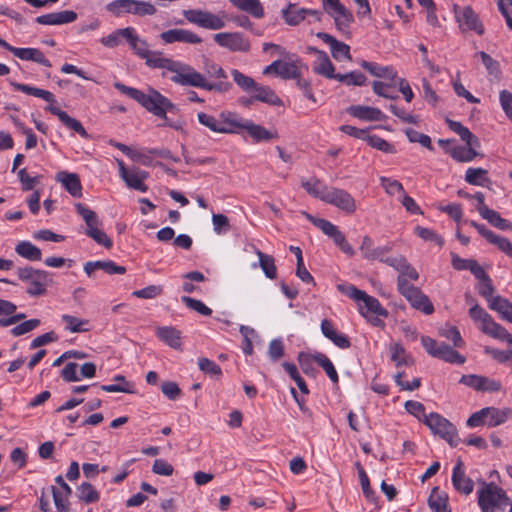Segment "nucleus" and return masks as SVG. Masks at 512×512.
Here are the masks:
<instances>
[{
  "instance_id": "obj_1",
  "label": "nucleus",
  "mask_w": 512,
  "mask_h": 512,
  "mask_svg": "<svg viewBox=\"0 0 512 512\" xmlns=\"http://www.w3.org/2000/svg\"><path fill=\"white\" fill-rule=\"evenodd\" d=\"M144 59L151 68H162L172 72L173 75L170 80L181 86H190L220 93H225L232 87L230 82H209L202 73L198 72L191 65L164 58L160 52L150 51Z\"/></svg>"
},
{
  "instance_id": "obj_2",
  "label": "nucleus",
  "mask_w": 512,
  "mask_h": 512,
  "mask_svg": "<svg viewBox=\"0 0 512 512\" xmlns=\"http://www.w3.org/2000/svg\"><path fill=\"white\" fill-rule=\"evenodd\" d=\"M114 87L121 93L138 102L141 106H143L147 111L156 117L164 119V124H161L160 126H169L175 130L182 129L181 122L169 121L167 117L168 112L177 110L176 105L172 103L167 97L162 95L159 91L151 88L149 89V93L146 94L136 88L126 86L121 82H115Z\"/></svg>"
},
{
  "instance_id": "obj_3",
  "label": "nucleus",
  "mask_w": 512,
  "mask_h": 512,
  "mask_svg": "<svg viewBox=\"0 0 512 512\" xmlns=\"http://www.w3.org/2000/svg\"><path fill=\"white\" fill-rule=\"evenodd\" d=\"M480 485L477 495L478 505L482 512H496L510 504V498L502 487L494 482L486 481H481Z\"/></svg>"
},
{
  "instance_id": "obj_4",
  "label": "nucleus",
  "mask_w": 512,
  "mask_h": 512,
  "mask_svg": "<svg viewBox=\"0 0 512 512\" xmlns=\"http://www.w3.org/2000/svg\"><path fill=\"white\" fill-rule=\"evenodd\" d=\"M469 316L474 322L479 323V329L486 335L500 341H506L512 345V335L505 327L496 323L489 313L480 305L475 304L469 309ZM512 354V349L510 350Z\"/></svg>"
},
{
  "instance_id": "obj_5",
  "label": "nucleus",
  "mask_w": 512,
  "mask_h": 512,
  "mask_svg": "<svg viewBox=\"0 0 512 512\" xmlns=\"http://www.w3.org/2000/svg\"><path fill=\"white\" fill-rule=\"evenodd\" d=\"M337 288L349 298L362 302V304H359V311L362 316L368 317L369 313L382 317L388 316V311L381 306L378 299L368 295L365 291L358 289L354 285L339 284Z\"/></svg>"
},
{
  "instance_id": "obj_6",
  "label": "nucleus",
  "mask_w": 512,
  "mask_h": 512,
  "mask_svg": "<svg viewBox=\"0 0 512 512\" xmlns=\"http://www.w3.org/2000/svg\"><path fill=\"white\" fill-rule=\"evenodd\" d=\"M16 273L21 281L29 282L26 292L30 296L44 295L47 292V287L52 283L49 272L34 269L31 266L19 267Z\"/></svg>"
},
{
  "instance_id": "obj_7",
  "label": "nucleus",
  "mask_w": 512,
  "mask_h": 512,
  "mask_svg": "<svg viewBox=\"0 0 512 512\" xmlns=\"http://www.w3.org/2000/svg\"><path fill=\"white\" fill-rule=\"evenodd\" d=\"M77 213L83 218L86 224L85 234L93 239L97 244L104 246L107 249L112 247V240L108 235L100 228L102 222L99 220L97 214L86 207L82 203L75 204Z\"/></svg>"
},
{
  "instance_id": "obj_8",
  "label": "nucleus",
  "mask_w": 512,
  "mask_h": 512,
  "mask_svg": "<svg viewBox=\"0 0 512 512\" xmlns=\"http://www.w3.org/2000/svg\"><path fill=\"white\" fill-rule=\"evenodd\" d=\"M198 121L213 132L222 134L236 133L239 127V120L231 112H222L218 118L205 112H199Z\"/></svg>"
},
{
  "instance_id": "obj_9",
  "label": "nucleus",
  "mask_w": 512,
  "mask_h": 512,
  "mask_svg": "<svg viewBox=\"0 0 512 512\" xmlns=\"http://www.w3.org/2000/svg\"><path fill=\"white\" fill-rule=\"evenodd\" d=\"M183 16L188 22L210 30L224 28L228 19V15L224 11L214 14L200 9L184 10Z\"/></svg>"
},
{
  "instance_id": "obj_10",
  "label": "nucleus",
  "mask_w": 512,
  "mask_h": 512,
  "mask_svg": "<svg viewBox=\"0 0 512 512\" xmlns=\"http://www.w3.org/2000/svg\"><path fill=\"white\" fill-rule=\"evenodd\" d=\"M495 288L491 279L489 281L480 282L478 293L484 297L489 305V308L498 312L501 317L512 323V302L499 295L494 296Z\"/></svg>"
},
{
  "instance_id": "obj_11",
  "label": "nucleus",
  "mask_w": 512,
  "mask_h": 512,
  "mask_svg": "<svg viewBox=\"0 0 512 512\" xmlns=\"http://www.w3.org/2000/svg\"><path fill=\"white\" fill-rule=\"evenodd\" d=\"M397 289L413 308L422 311L426 315L434 312L433 304L429 298L418 287L410 284L408 280L401 277L397 281Z\"/></svg>"
},
{
  "instance_id": "obj_12",
  "label": "nucleus",
  "mask_w": 512,
  "mask_h": 512,
  "mask_svg": "<svg viewBox=\"0 0 512 512\" xmlns=\"http://www.w3.org/2000/svg\"><path fill=\"white\" fill-rule=\"evenodd\" d=\"M302 214L309 220L314 226L319 228L325 235L330 237L336 246H338L342 252L349 256H353L355 251L352 246L347 242L345 235L339 230V228L331 223L330 221L317 218L305 211Z\"/></svg>"
},
{
  "instance_id": "obj_13",
  "label": "nucleus",
  "mask_w": 512,
  "mask_h": 512,
  "mask_svg": "<svg viewBox=\"0 0 512 512\" xmlns=\"http://www.w3.org/2000/svg\"><path fill=\"white\" fill-rule=\"evenodd\" d=\"M424 424H426L434 434L439 435L442 439L447 441L451 447L458 445L459 438L456 427L440 414L430 413L428 416H425Z\"/></svg>"
},
{
  "instance_id": "obj_14",
  "label": "nucleus",
  "mask_w": 512,
  "mask_h": 512,
  "mask_svg": "<svg viewBox=\"0 0 512 512\" xmlns=\"http://www.w3.org/2000/svg\"><path fill=\"white\" fill-rule=\"evenodd\" d=\"M453 12L461 32L465 33L473 31L479 36H482L485 33V28L479 15L471 6L467 5L460 7L459 5L454 4Z\"/></svg>"
},
{
  "instance_id": "obj_15",
  "label": "nucleus",
  "mask_w": 512,
  "mask_h": 512,
  "mask_svg": "<svg viewBox=\"0 0 512 512\" xmlns=\"http://www.w3.org/2000/svg\"><path fill=\"white\" fill-rule=\"evenodd\" d=\"M214 41L231 52L247 53L251 43L241 32H221L214 35Z\"/></svg>"
},
{
  "instance_id": "obj_16",
  "label": "nucleus",
  "mask_w": 512,
  "mask_h": 512,
  "mask_svg": "<svg viewBox=\"0 0 512 512\" xmlns=\"http://www.w3.org/2000/svg\"><path fill=\"white\" fill-rule=\"evenodd\" d=\"M11 85L17 91H21L25 94L32 95L49 102L50 105L46 107V110L49 111L51 114L56 115L60 121H62L63 118L68 114L67 112L53 105V103L55 102V98L50 91L16 82H11Z\"/></svg>"
},
{
  "instance_id": "obj_17",
  "label": "nucleus",
  "mask_w": 512,
  "mask_h": 512,
  "mask_svg": "<svg viewBox=\"0 0 512 512\" xmlns=\"http://www.w3.org/2000/svg\"><path fill=\"white\" fill-rule=\"evenodd\" d=\"M324 202L345 211L347 214H353L357 209L354 197L340 188L331 187Z\"/></svg>"
},
{
  "instance_id": "obj_18",
  "label": "nucleus",
  "mask_w": 512,
  "mask_h": 512,
  "mask_svg": "<svg viewBox=\"0 0 512 512\" xmlns=\"http://www.w3.org/2000/svg\"><path fill=\"white\" fill-rule=\"evenodd\" d=\"M119 166L120 177L124 180L129 188L146 192L148 190L147 185L144 184V180L148 178L149 173L140 169L128 170L122 160H117Z\"/></svg>"
},
{
  "instance_id": "obj_19",
  "label": "nucleus",
  "mask_w": 512,
  "mask_h": 512,
  "mask_svg": "<svg viewBox=\"0 0 512 512\" xmlns=\"http://www.w3.org/2000/svg\"><path fill=\"white\" fill-rule=\"evenodd\" d=\"M0 46L10 51L14 54V56L18 57L21 60L34 61L46 67L52 66L50 60H48L45 57L44 53L37 48H17L10 45L2 38H0Z\"/></svg>"
},
{
  "instance_id": "obj_20",
  "label": "nucleus",
  "mask_w": 512,
  "mask_h": 512,
  "mask_svg": "<svg viewBox=\"0 0 512 512\" xmlns=\"http://www.w3.org/2000/svg\"><path fill=\"white\" fill-rule=\"evenodd\" d=\"M160 38L166 44H172V43H176V42L187 43V44L202 43V38L198 34L192 32L190 30L181 29V28H175V29H170V30L164 31L160 34Z\"/></svg>"
},
{
  "instance_id": "obj_21",
  "label": "nucleus",
  "mask_w": 512,
  "mask_h": 512,
  "mask_svg": "<svg viewBox=\"0 0 512 512\" xmlns=\"http://www.w3.org/2000/svg\"><path fill=\"white\" fill-rule=\"evenodd\" d=\"M452 484L456 491L461 494L469 495L473 492L474 482L465 475L462 460H458L452 472Z\"/></svg>"
},
{
  "instance_id": "obj_22",
  "label": "nucleus",
  "mask_w": 512,
  "mask_h": 512,
  "mask_svg": "<svg viewBox=\"0 0 512 512\" xmlns=\"http://www.w3.org/2000/svg\"><path fill=\"white\" fill-rule=\"evenodd\" d=\"M78 15L72 10H63L38 16L35 21L41 25H64L76 21Z\"/></svg>"
},
{
  "instance_id": "obj_23",
  "label": "nucleus",
  "mask_w": 512,
  "mask_h": 512,
  "mask_svg": "<svg viewBox=\"0 0 512 512\" xmlns=\"http://www.w3.org/2000/svg\"><path fill=\"white\" fill-rule=\"evenodd\" d=\"M316 36L330 46L331 55L335 60H351L350 47L347 44L336 40L332 35L325 32H318Z\"/></svg>"
},
{
  "instance_id": "obj_24",
  "label": "nucleus",
  "mask_w": 512,
  "mask_h": 512,
  "mask_svg": "<svg viewBox=\"0 0 512 512\" xmlns=\"http://www.w3.org/2000/svg\"><path fill=\"white\" fill-rule=\"evenodd\" d=\"M302 67L308 69L298 57L289 58L287 61L280 60L278 66L277 76L282 79H294L296 80L302 75Z\"/></svg>"
},
{
  "instance_id": "obj_25",
  "label": "nucleus",
  "mask_w": 512,
  "mask_h": 512,
  "mask_svg": "<svg viewBox=\"0 0 512 512\" xmlns=\"http://www.w3.org/2000/svg\"><path fill=\"white\" fill-rule=\"evenodd\" d=\"M239 127L238 129H245L248 134L257 142L269 141L277 137L276 133L267 130L265 127L255 124L250 120H243L238 118Z\"/></svg>"
},
{
  "instance_id": "obj_26",
  "label": "nucleus",
  "mask_w": 512,
  "mask_h": 512,
  "mask_svg": "<svg viewBox=\"0 0 512 512\" xmlns=\"http://www.w3.org/2000/svg\"><path fill=\"white\" fill-rule=\"evenodd\" d=\"M56 180L60 182L66 191L73 197L82 196V185L79 176L76 173L61 171L57 173Z\"/></svg>"
},
{
  "instance_id": "obj_27",
  "label": "nucleus",
  "mask_w": 512,
  "mask_h": 512,
  "mask_svg": "<svg viewBox=\"0 0 512 512\" xmlns=\"http://www.w3.org/2000/svg\"><path fill=\"white\" fill-rule=\"evenodd\" d=\"M348 111L352 116L366 121H384L387 118L380 109L369 106H351Z\"/></svg>"
},
{
  "instance_id": "obj_28",
  "label": "nucleus",
  "mask_w": 512,
  "mask_h": 512,
  "mask_svg": "<svg viewBox=\"0 0 512 512\" xmlns=\"http://www.w3.org/2000/svg\"><path fill=\"white\" fill-rule=\"evenodd\" d=\"M512 415V409L496 407H485L484 417L486 418V425L488 427H496L504 424Z\"/></svg>"
},
{
  "instance_id": "obj_29",
  "label": "nucleus",
  "mask_w": 512,
  "mask_h": 512,
  "mask_svg": "<svg viewBox=\"0 0 512 512\" xmlns=\"http://www.w3.org/2000/svg\"><path fill=\"white\" fill-rule=\"evenodd\" d=\"M307 8L297 9L295 3H289L281 10L284 22L289 26H297L306 19Z\"/></svg>"
},
{
  "instance_id": "obj_30",
  "label": "nucleus",
  "mask_w": 512,
  "mask_h": 512,
  "mask_svg": "<svg viewBox=\"0 0 512 512\" xmlns=\"http://www.w3.org/2000/svg\"><path fill=\"white\" fill-rule=\"evenodd\" d=\"M230 3L237 9L250 14L256 19H261L265 16L264 7L260 0H229Z\"/></svg>"
},
{
  "instance_id": "obj_31",
  "label": "nucleus",
  "mask_w": 512,
  "mask_h": 512,
  "mask_svg": "<svg viewBox=\"0 0 512 512\" xmlns=\"http://www.w3.org/2000/svg\"><path fill=\"white\" fill-rule=\"evenodd\" d=\"M252 92H254V98H256V101H260L271 106L283 105L282 100L269 86H264L257 83Z\"/></svg>"
},
{
  "instance_id": "obj_32",
  "label": "nucleus",
  "mask_w": 512,
  "mask_h": 512,
  "mask_svg": "<svg viewBox=\"0 0 512 512\" xmlns=\"http://www.w3.org/2000/svg\"><path fill=\"white\" fill-rule=\"evenodd\" d=\"M314 73L328 79H336L335 66L330 61L326 52H319V57L313 65Z\"/></svg>"
},
{
  "instance_id": "obj_33",
  "label": "nucleus",
  "mask_w": 512,
  "mask_h": 512,
  "mask_svg": "<svg viewBox=\"0 0 512 512\" xmlns=\"http://www.w3.org/2000/svg\"><path fill=\"white\" fill-rule=\"evenodd\" d=\"M301 185L308 194L322 201H325V197L330 190L327 185H325L320 179L316 177L302 180Z\"/></svg>"
},
{
  "instance_id": "obj_34",
  "label": "nucleus",
  "mask_w": 512,
  "mask_h": 512,
  "mask_svg": "<svg viewBox=\"0 0 512 512\" xmlns=\"http://www.w3.org/2000/svg\"><path fill=\"white\" fill-rule=\"evenodd\" d=\"M464 179L468 184L474 186L488 187L489 185L492 184L491 180L488 177V170L481 167L468 168L465 172Z\"/></svg>"
},
{
  "instance_id": "obj_35",
  "label": "nucleus",
  "mask_w": 512,
  "mask_h": 512,
  "mask_svg": "<svg viewBox=\"0 0 512 512\" xmlns=\"http://www.w3.org/2000/svg\"><path fill=\"white\" fill-rule=\"evenodd\" d=\"M391 360L397 368L402 366H412L414 358L406 352L405 348L400 343H394L389 348Z\"/></svg>"
},
{
  "instance_id": "obj_36",
  "label": "nucleus",
  "mask_w": 512,
  "mask_h": 512,
  "mask_svg": "<svg viewBox=\"0 0 512 512\" xmlns=\"http://www.w3.org/2000/svg\"><path fill=\"white\" fill-rule=\"evenodd\" d=\"M428 505L434 512H451L448 509V496L444 492H440L438 487H434L428 498Z\"/></svg>"
},
{
  "instance_id": "obj_37",
  "label": "nucleus",
  "mask_w": 512,
  "mask_h": 512,
  "mask_svg": "<svg viewBox=\"0 0 512 512\" xmlns=\"http://www.w3.org/2000/svg\"><path fill=\"white\" fill-rule=\"evenodd\" d=\"M481 217L485 220H487L492 226H494L497 229L503 230V231H511L512 230V224L507 219H504L501 217V215L490 208H484L483 212L481 211Z\"/></svg>"
},
{
  "instance_id": "obj_38",
  "label": "nucleus",
  "mask_w": 512,
  "mask_h": 512,
  "mask_svg": "<svg viewBox=\"0 0 512 512\" xmlns=\"http://www.w3.org/2000/svg\"><path fill=\"white\" fill-rule=\"evenodd\" d=\"M15 251L19 256L29 261H40L42 259L41 250L29 241L19 242L15 247Z\"/></svg>"
},
{
  "instance_id": "obj_39",
  "label": "nucleus",
  "mask_w": 512,
  "mask_h": 512,
  "mask_svg": "<svg viewBox=\"0 0 512 512\" xmlns=\"http://www.w3.org/2000/svg\"><path fill=\"white\" fill-rule=\"evenodd\" d=\"M334 13L330 16L334 19L335 26L339 31H346L354 22L353 14L343 4Z\"/></svg>"
},
{
  "instance_id": "obj_40",
  "label": "nucleus",
  "mask_w": 512,
  "mask_h": 512,
  "mask_svg": "<svg viewBox=\"0 0 512 512\" xmlns=\"http://www.w3.org/2000/svg\"><path fill=\"white\" fill-rule=\"evenodd\" d=\"M361 67L367 70L370 74L379 78H387L393 80L396 77V72L391 66H379L374 62L363 60Z\"/></svg>"
},
{
  "instance_id": "obj_41",
  "label": "nucleus",
  "mask_w": 512,
  "mask_h": 512,
  "mask_svg": "<svg viewBox=\"0 0 512 512\" xmlns=\"http://www.w3.org/2000/svg\"><path fill=\"white\" fill-rule=\"evenodd\" d=\"M450 156L457 162L466 163L473 161L480 153L475 149H468L466 146H455L447 150Z\"/></svg>"
},
{
  "instance_id": "obj_42",
  "label": "nucleus",
  "mask_w": 512,
  "mask_h": 512,
  "mask_svg": "<svg viewBox=\"0 0 512 512\" xmlns=\"http://www.w3.org/2000/svg\"><path fill=\"white\" fill-rule=\"evenodd\" d=\"M157 336L163 342L172 348H178L181 345L180 331L173 327H160L157 329Z\"/></svg>"
},
{
  "instance_id": "obj_43",
  "label": "nucleus",
  "mask_w": 512,
  "mask_h": 512,
  "mask_svg": "<svg viewBox=\"0 0 512 512\" xmlns=\"http://www.w3.org/2000/svg\"><path fill=\"white\" fill-rule=\"evenodd\" d=\"M435 358L456 364H463L465 362L464 356L445 343H440L439 350Z\"/></svg>"
},
{
  "instance_id": "obj_44",
  "label": "nucleus",
  "mask_w": 512,
  "mask_h": 512,
  "mask_svg": "<svg viewBox=\"0 0 512 512\" xmlns=\"http://www.w3.org/2000/svg\"><path fill=\"white\" fill-rule=\"evenodd\" d=\"M256 255L259 258V265L265 276L269 279H275L277 276V268L274 258L260 250H256Z\"/></svg>"
},
{
  "instance_id": "obj_45",
  "label": "nucleus",
  "mask_w": 512,
  "mask_h": 512,
  "mask_svg": "<svg viewBox=\"0 0 512 512\" xmlns=\"http://www.w3.org/2000/svg\"><path fill=\"white\" fill-rule=\"evenodd\" d=\"M316 363L323 368L330 380L337 384L339 381L338 373L331 362V360L323 353H317L314 355Z\"/></svg>"
},
{
  "instance_id": "obj_46",
  "label": "nucleus",
  "mask_w": 512,
  "mask_h": 512,
  "mask_svg": "<svg viewBox=\"0 0 512 512\" xmlns=\"http://www.w3.org/2000/svg\"><path fill=\"white\" fill-rule=\"evenodd\" d=\"M61 319L66 324V330L72 333L87 332L90 330L85 327V325L89 323L86 319H80L69 314L62 315Z\"/></svg>"
},
{
  "instance_id": "obj_47",
  "label": "nucleus",
  "mask_w": 512,
  "mask_h": 512,
  "mask_svg": "<svg viewBox=\"0 0 512 512\" xmlns=\"http://www.w3.org/2000/svg\"><path fill=\"white\" fill-rule=\"evenodd\" d=\"M204 77L207 81L214 83L213 81H210V79H223L225 80L227 78V75L222 67L217 65L216 63L205 60L204 62ZM218 81L217 83H219Z\"/></svg>"
},
{
  "instance_id": "obj_48",
  "label": "nucleus",
  "mask_w": 512,
  "mask_h": 512,
  "mask_svg": "<svg viewBox=\"0 0 512 512\" xmlns=\"http://www.w3.org/2000/svg\"><path fill=\"white\" fill-rule=\"evenodd\" d=\"M78 497L85 503H93L99 500L100 495L91 483L83 482L78 487Z\"/></svg>"
},
{
  "instance_id": "obj_49",
  "label": "nucleus",
  "mask_w": 512,
  "mask_h": 512,
  "mask_svg": "<svg viewBox=\"0 0 512 512\" xmlns=\"http://www.w3.org/2000/svg\"><path fill=\"white\" fill-rule=\"evenodd\" d=\"M234 82L245 92H252L257 82L250 76H247L237 69L231 72Z\"/></svg>"
},
{
  "instance_id": "obj_50",
  "label": "nucleus",
  "mask_w": 512,
  "mask_h": 512,
  "mask_svg": "<svg viewBox=\"0 0 512 512\" xmlns=\"http://www.w3.org/2000/svg\"><path fill=\"white\" fill-rule=\"evenodd\" d=\"M131 2L132 0H114L106 5V10L115 17L131 14Z\"/></svg>"
},
{
  "instance_id": "obj_51",
  "label": "nucleus",
  "mask_w": 512,
  "mask_h": 512,
  "mask_svg": "<svg viewBox=\"0 0 512 512\" xmlns=\"http://www.w3.org/2000/svg\"><path fill=\"white\" fill-rule=\"evenodd\" d=\"M339 82H343L346 85L362 86L365 84L366 76L358 71H351L346 74H337L336 79Z\"/></svg>"
},
{
  "instance_id": "obj_52",
  "label": "nucleus",
  "mask_w": 512,
  "mask_h": 512,
  "mask_svg": "<svg viewBox=\"0 0 512 512\" xmlns=\"http://www.w3.org/2000/svg\"><path fill=\"white\" fill-rule=\"evenodd\" d=\"M405 134L411 143H419L430 151L434 150V147L431 143V138L428 135L418 132L412 128H407L405 130Z\"/></svg>"
},
{
  "instance_id": "obj_53",
  "label": "nucleus",
  "mask_w": 512,
  "mask_h": 512,
  "mask_svg": "<svg viewBox=\"0 0 512 512\" xmlns=\"http://www.w3.org/2000/svg\"><path fill=\"white\" fill-rule=\"evenodd\" d=\"M155 6L146 1L132 0L131 2V14L136 16L154 15L156 13Z\"/></svg>"
},
{
  "instance_id": "obj_54",
  "label": "nucleus",
  "mask_w": 512,
  "mask_h": 512,
  "mask_svg": "<svg viewBox=\"0 0 512 512\" xmlns=\"http://www.w3.org/2000/svg\"><path fill=\"white\" fill-rule=\"evenodd\" d=\"M183 278L186 280L183 285L182 289L186 293H192L196 290V286L192 283V281L195 282H204L206 280L204 274L199 271H191L183 275Z\"/></svg>"
},
{
  "instance_id": "obj_55",
  "label": "nucleus",
  "mask_w": 512,
  "mask_h": 512,
  "mask_svg": "<svg viewBox=\"0 0 512 512\" xmlns=\"http://www.w3.org/2000/svg\"><path fill=\"white\" fill-rule=\"evenodd\" d=\"M181 300L189 309L194 310L203 316H210L212 314V310L198 299L183 296Z\"/></svg>"
},
{
  "instance_id": "obj_56",
  "label": "nucleus",
  "mask_w": 512,
  "mask_h": 512,
  "mask_svg": "<svg viewBox=\"0 0 512 512\" xmlns=\"http://www.w3.org/2000/svg\"><path fill=\"white\" fill-rule=\"evenodd\" d=\"M366 141L371 147L383 151L385 153L393 154L396 152V149L392 144L388 143L385 139L379 136L368 135Z\"/></svg>"
},
{
  "instance_id": "obj_57",
  "label": "nucleus",
  "mask_w": 512,
  "mask_h": 512,
  "mask_svg": "<svg viewBox=\"0 0 512 512\" xmlns=\"http://www.w3.org/2000/svg\"><path fill=\"white\" fill-rule=\"evenodd\" d=\"M198 366L199 369L204 372L205 374H208L210 376H221L222 375V369L221 367L215 363L214 361L202 357L198 360Z\"/></svg>"
},
{
  "instance_id": "obj_58",
  "label": "nucleus",
  "mask_w": 512,
  "mask_h": 512,
  "mask_svg": "<svg viewBox=\"0 0 512 512\" xmlns=\"http://www.w3.org/2000/svg\"><path fill=\"white\" fill-rule=\"evenodd\" d=\"M440 335L448 340H451L455 347H462L464 345V341L461 337V334L457 327L455 326H446L441 328L439 331Z\"/></svg>"
},
{
  "instance_id": "obj_59",
  "label": "nucleus",
  "mask_w": 512,
  "mask_h": 512,
  "mask_svg": "<svg viewBox=\"0 0 512 512\" xmlns=\"http://www.w3.org/2000/svg\"><path fill=\"white\" fill-rule=\"evenodd\" d=\"M40 323L41 322L39 319H30V320L24 321V322L18 324L17 326L13 327L10 330V333L14 337L22 336V335H25V334L31 332L32 330L36 329L40 325Z\"/></svg>"
},
{
  "instance_id": "obj_60",
  "label": "nucleus",
  "mask_w": 512,
  "mask_h": 512,
  "mask_svg": "<svg viewBox=\"0 0 512 512\" xmlns=\"http://www.w3.org/2000/svg\"><path fill=\"white\" fill-rule=\"evenodd\" d=\"M18 177L22 185L23 191H31L34 189L36 185L40 183V176H30L27 173L26 168L20 169L18 172Z\"/></svg>"
},
{
  "instance_id": "obj_61",
  "label": "nucleus",
  "mask_w": 512,
  "mask_h": 512,
  "mask_svg": "<svg viewBox=\"0 0 512 512\" xmlns=\"http://www.w3.org/2000/svg\"><path fill=\"white\" fill-rule=\"evenodd\" d=\"M163 292V288L160 285H149L143 289L135 290L132 295L142 299H154L160 296Z\"/></svg>"
},
{
  "instance_id": "obj_62",
  "label": "nucleus",
  "mask_w": 512,
  "mask_h": 512,
  "mask_svg": "<svg viewBox=\"0 0 512 512\" xmlns=\"http://www.w3.org/2000/svg\"><path fill=\"white\" fill-rule=\"evenodd\" d=\"M415 234L418 235L424 241L435 242L440 247L444 244L443 239L438 234H436L435 231L429 228L417 226L415 227Z\"/></svg>"
},
{
  "instance_id": "obj_63",
  "label": "nucleus",
  "mask_w": 512,
  "mask_h": 512,
  "mask_svg": "<svg viewBox=\"0 0 512 512\" xmlns=\"http://www.w3.org/2000/svg\"><path fill=\"white\" fill-rule=\"evenodd\" d=\"M94 265L109 275L124 274L126 272V268L124 266L117 265L112 260L94 261Z\"/></svg>"
},
{
  "instance_id": "obj_64",
  "label": "nucleus",
  "mask_w": 512,
  "mask_h": 512,
  "mask_svg": "<svg viewBox=\"0 0 512 512\" xmlns=\"http://www.w3.org/2000/svg\"><path fill=\"white\" fill-rule=\"evenodd\" d=\"M499 100L505 115L512 121V93L507 90H502L499 95Z\"/></svg>"
}]
</instances>
